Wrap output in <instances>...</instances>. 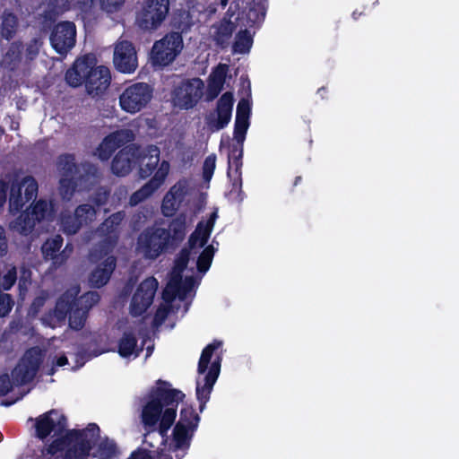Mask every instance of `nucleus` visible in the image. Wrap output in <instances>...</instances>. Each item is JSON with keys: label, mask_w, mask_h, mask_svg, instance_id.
Returning <instances> with one entry per match:
<instances>
[{"label": "nucleus", "mask_w": 459, "mask_h": 459, "mask_svg": "<svg viewBox=\"0 0 459 459\" xmlns=\"http://www.w3.org/2000/svg\"><path fill=\"white\" fill-rule=\"evenodd\" d=\"M67 418L52 409L35 420V436L44 441L52 432L55 437L40 450L37 459H88L100 439V429L90 423L82 429H67Z\"/></svg>", "instance_id": "nucleus-1"}, {"label": "nucleus", "mask_w": 459, "mask_h": 459, "mask_svg": "<svg viewBox=\"0 0 459 459\" xmlns=\"http://www.w3.org/2000/svg\"><path fill=\"white\" fill-rule=\"evenodd\" d=\"M184 398L182 391L171 388L169 382L159 379L157 386L150 391L149 401L142 411L144 427L154 431L160 422L158 431L162 437H166L175 422L178 403Z\"/></svg>", "instance_id": "nucleus-2"}, {"label": "nucleus", "mask_w": 459, "mask_h": 459, "mask_svg": "<svg viewBox=\"0 0 459 459\" xmlns=\"http://www.w3.org/2000/svg\"><path fill=\"white\" fill-rule=\"evenodd\" d=\"M169 12V0H143L136 13L135 23L143 31L158 30Z\"/></svg>", "instance_id": "nucleus-3"}, {"label": "nucleus", "mask_w": 459, "mask_h": 459, "mask_svg": "<svg viewBox=\"0 0 459 459\" xmlns=\"http://www.w3.org/2000/svg\"><path fill=\"white\" fill-rule=\"evenodd\" d=\"M183 48V38L178 32H170L154 42L151 60L154 66L165 67L171 64Z\"/></svg>", "instance_id": "nucleus-4"}, {"label": "nucleus", "mask_w": 459, "mask_h": 459, "mask_svg": "<svg viewBox=\"0 0 459 459\" xmlns=\"http://www.w3.org/2000/svg\"><path fill=\"white\" fill-rule=\"evenodd\" d=\"M153 97V88L146 82H134L126 86L119 96L121 108L135 114L144 108Z\"/></svg>", "instance_id": "nucleus-5"}, {"label": "nucleus", "mask_w": 459, "mask_h": 459, "mask_svg": "<svg viewBox=\"0 0 459 459\" xmlns=\"http://www.w3.org/2000/svg\"><path fill=\"white\" fill-rule=\"evenodd\" d=\"M165 228H147L138 237V249L147 259L154 260L171 250L164 237Z\"/></svg>", "instance_id": "nucleus-6"}, {"label": "nucleus", "mask_w": 459, "mask_h": 459, "mask_svg": "<svg viewBox=\"0 0 459 459\" xmlns=\"http://www.w3.org/2000/svg\"><path fill=\"white\" fill-rule=\"evenodd\" d=\"M40 356V351L37 347L25 351L18 364L12 370V379L14 385H23L34 379L42 361Z\"/></svg>", "instance_id": "nucleus-7"}, {"label": "nucleus", "mask_w": 459, "mask_h": 459, "mask_svg": "<svg viewBox=\"0 0 459 459\" xmlns=\"http://www.w3.org/2000/svg\"><path fill=\"white\" fill-rule=\"evenodd\" d=\"M204 84L200 78H193L181 82L173 91L175 106L181 109L194 108L203 96Z\"/></svg>", "instance_id": "nucleus-8"}, {"label": "nucleus", "mask_w": 459, "mask_h": 459, "mask_svg": "<svg viewBox=\"0 0 459 459\" xmlns=\"http://www.w3.org/2000/svg\"><path fill=\"white\" fill-rule=\"evenodd\" d=\"M158 285V281L153 276L146 278L139 284L130 304V314L133 316H142L150 307Z\"/></svg>", "instance_id": "nucleus-9"}, {"label": "nucleus", "mask_w": 459, "mask_h": 459, "mask_svg": "<svg viewBox=\"0 0 459 459\" xmlns=\"http://www.w3.org/2000/svg\"><path fill=\"white\" fill-rule=\"evenodd\" d=\"M76 27L73 22L56 23L50 33L49 40L52 48L60 55L66 54L75 45Z\"/></svg>", "instance_id": "nucleus-10"}, {"label": "nucleus", "mask_w": 459, "mask_h": 459, "mask_svg": "<svg viewBox=\"0 0 459 459\" xmlns=\"http://www.w3.org/2000/svg\"><path fill=\"white\" fill-rule=\"evenodd\" d=\"M244 145L232 144L228 155L227 176L231 181L230 193H236L240 201L243 200L242 190V165Z\"/></svg>", "instance_id": "nucleus-11"}, {"label": "nucleus", "mask_w": 459, "mask_h": 459, "mask_svg": "<svg viewBox=\"0 0 459 459\" xmlns=\"http://www.w3.org/2000/svg\"><path fill=\"white\" fill-rule=\"evenodd\" d=\"M234 105L233 93L224 92L217 101L216 117L210 114L205 118V123L211 132L220 131L225 128L230 122Z\"/></svg>", "instance_id": "nucleus-12"}, {"label": "nucleus", "mask_w": 459, "mask_h": 459, "mask_svg": "<svg viewBox=\"0 0 459 459\" xmlns=\"http://www.w3.org/2000/svg\"><path fill=\"white\" fill-rule=\"evenodd\" d=\"M111 74L104 65L96 66V60L92 61L91 68L84 81L85 91L92 98L101 96L109 87Z\"/></svg>", "instance_id": "nucleus-13"}, {"label": "nucleus", "mask_w": 459, "mask_h": 459, "mask_svg": "<svg viewBox=\"0 0 459 459\" xmlns=\"http://www.w3.org/2000/svg\"><path fill=\"white\" fill-rule=\"evenodd\" d=\"M123 212H117L108 217L98 228V233L102 237L100 242V252L108 255L116 247L118 241V227L124 220Z\"/></svg>", "instance_id": "nucleus-14"}, {"label": "nucleus", "mask_w": 459, "mask_h": 459, "mask_svg": "<svg viewBox=\"0 0 459 459\" xmlns=\"http://www.w3.org/2000/svg\"><path fill=\"white\" fill-rule=\"evenodd\" d=\"M141 156V148L135 143H131L121 148L114 156L111 162V171L117 177L128 175Z\"/></svg>", "instance_id": "nucleus-15"}, {"label": "nucleus", "mask_w": 459, "mask_h": 459, "mask_svg": "<svg viewBox=\"0 0 459 459\" xmlns=\"http://www.w3.org/2000/svg\"><path fill=\"white\" fill-rule=\"evenodd\" d=\"M113 63L116 69L123 74H132L138 66L134 46L128 40L118 42L114 50Z\"/></svg>", "instance_id": "nucleus-16"}, {"label": "nucleus", "mask_w": 459, "mask_h": 459, "mask_svg": "<svg viewBox=\"0 0 459 459\" xmlns=\"http://www.w3.org/2000/svg\"><path fill=\"white\" fill-rule=\"evenodd\" d=\"M169 170V164L168 161L163 160L155 171L152 178L146 182L141 188L134 192L130 198L129 204L131 206H135L147 198L152 196L164 183Z\"/></svg>", "instance_id": "nucleus-17"}, {"label": "nucleus", "mask_w": 459, "mask_h": 459, "mask_svg": "<svg viewBox=\"0 0 459 459\" xmlns=\"http://www.w3.org/2000/svg\"><path fill=\"white\" fill-rule=\"evenodd\" d=\"M221 358L217 356L212 362L208 372L204 376V383L203 385L197 381L196 383V398L199 402V411L202 412L210 400V395L213 385L216 383L221 371Z\"/></svg>", "instance_id": "nucleus-18"}, {"label": "nucleus", "mask_w": 459, "mask_h": 459, "mask_svg": "<svg viewBox=\"0 0 459 459\" xmlns=\"http://www.w3.org/2000/svg\"><path fill=\"white\" fill-rule=\"evenodd\" d=\"M64 239L61 235L56 234L53 238H48L41 246V252L45 260H52L54 267H59L64 264L68 255L65 250L68 248L67 244L65 249L59 253L63 246Z\"/></svg>", "instance_id": "nucleus-19"}, {"label": "nucleus", "mask_w": 459, "mask_h": 459, "mask_svg": "<svg viewBox=\"0 0 459 459\" xmlns=\"http://www.w3.org/2000/svg\"><path fill=\"white\" fill-rule=\"evenodd\" d=\"M186 215L184 212L178 213L169 221L163 235L171 250H175L183 242L186 235Z\"/></svg>", "instance_id": "nucleus-20"}, {"label": "nucleus", "mask_w": 459, "mask_h": 459, "mask_svg": "<svg viewBox=\"0 0 459 459\" xmlns=\"http://www.w3.org/2000/svg\"><path fill=\"white\" fill-rule=\"evenodd\" d=\"M92 61H95V57L90 56H84L82 58L76 59L65 74L66 83L73 88L84 84L88 70L91 68Z\"/></svg>", "instance_id": "nucleus-21"}, {"label": "nucleus", "mask_w": 459, "mask_h": 459, "mask_svg": "<svg viewBox=\"0 0 459 459\" xmlns=\"http://www.w3.org/2000/svg\"><path fill=\"white\" fill-rule=\"evenodd\" d=\"M117 265V258L108 255L90 274L89 281L93 288L100 289L109 281Z\"/></svg>", "instance_id": "nucleus-22"}, {"label": "nucleus", "mask_w": 459, "mask_h": 459, "mask_svg": "<svg viewBox=\"0 0 459 459\" xmlns=\"http://www.w3.org/2000/svg\"><path fill=\"white\" fill-rule=\"evenodd\" d=\"M140 162L139 174L142 178L150 177L157 169L160 162V149L155 145H151L143 153L138 160Z\"/></svg>", "instance_id": "nucleus-23"}, {"label": "nucleus", "mask_w": 459, "mask_h": 459, "mask_svg": "<svg viewBox=\"0 0 459 459\" xmlns=\"http://www.w3.org/2000/svg\"><path fill=\"white\" fill-rule=\"evenodd\" d=\"M137 338L133 332H124L117 343V352L122 358H128L134 354L139 356L143 347L137 348Z\"/></svg>", "instance_id": "nucleus-24"}, {"label": "nucleus", "mask_w": 459, "mask_h": 459, "mask_svg": "<svg viewBox=\"0 0 459 459\" xmlns=\"http://www.w3.org/2000/svg\"><path fill=\"white\" fill-rule=\"evenodd\" d=\"M74 305H78L75 298L66 294L59 297L53 310V316L56 323H65Z\"/></svg>", "instance_id": "nucleus-25"}, {"label": "nucleus", "mask_w": 459, "mask_h": 459, "mask_svg": "<svg viewBox=\"0 0 459 459\" xmlns=\"http://www.w3.org/2000/svg\"><path fill=\"white\" fill-rule=\"evenodd\" d=\"M37 222L30 211L26 210L13 221L11 228L22 236H28L34 230Z\"/></svg>", "instance_id": "nucleus-26"}, {"label": "nucleus", "mask_w": 459, "mask_h": 459, "mask_svg": "<svg viewBox=\"0 0 459 459\" xmlns=\"http://www.w3.org/2000/svg\"><path fill=\"white\" fill-rule=\"evenodd\" d=\"M106 137L107 141L114 144L116 149H118L133 143L135 139V134L131 129L123 128L110 133Z\"/></svg>", "instance_id": "nucleus-27"}, {"label": "nucleus", "mask_w": 459, "mask_h": 459, "mask_svg": "<svg viewBox=\"0 0 459 459\" xmlns=\"http://www.w3.org/2000/svg\"><path fill=\"white\" fill-rule=\"evenodd\" d=\"M56 167L61 177H74L78 172L74 154L64 153L58 156Z\"/></svg>", "instance_id": "nucleus-28"}, {"label": "nucleus", "mask_w": 459, "mask_h": 459, "mask_svg": "<svg viewBox=\"0 0 459 459\" xmlns=\"http://www.w3.org/2000/svg\"><path fill=\"white\" fill-rule=\"evenodd\" d=\"M18 18L9 11H4L2 14L1 35L6 40L12 39L17 31Z\"/></svg>", "instance_id": "nucleus-29"}, {"label": "nucleus", "mask_w": 459, "mask_h": 459, "mask_svg": "<svg viewBox=\"0 0 459 459\" xmlns=\"http://www.w3.org/2000/svg\"><path fill=\"white\" fill-rule=\"evenodd\" d=\"M27 202L22 195V186L18 184V180H13L10 186L9 209L12 213H17L22 211Z\"/></svg>", "instance_id": "nucleus-30"}, {"label": "nucleus", "mask_w": 459, "mask_h": 459, "mask_svg": "<svg viewBox=\"0 0 459 459\" xmlns=\"http://www.w3.org/2000/svg\"><path fill=\"white\" fill-rule=\"evenodd\" d=\"M172 287L177 288L179 299H186L187 294L194 289L196 280L194 276H186L182 279V274L173 275L171 278Z\"/></svg>", "instance_id": "nucleus-31"}, {"label": "nucleus", "mask_w": 459, "mask_h": 459, "mask_svg": "<svg viewBox=\"0 0 459 459\" xmlns=\"http://www.w3.org/2000/svg\"><path fill=\"white\" fill-rule=\"evenodd\" d=\"M222 345V342L218 340H213L211 343L206 345L202 351L197 371L199 374H206L208 371V367L212 358V355L216 350H218Z\"/></svg>", "instance_id": "nucleus-32"}, {"label": "nucleus", "mask_w": 459, "mask_h": 459, "mask_svg": "<svg viewBox=\"0 0 459 459\" xmlns=\"http://www.w3.org/2000/svg\"><path fill=\"white\" fill-rule=\"evenodd\" d=\"M253 45V38L248 30H240L236 34L235 41L232 45V52L236 54H247L250 51Z\"/></svg>", "instance_id": "nucleus-33"}, {"label": "nucleus", "mask_w": 459, "mask_h": 459, "mask_svg": "<svg viewBox=\"0 0 459 459\" xmlns=\"http://www.w3.org/2000/svg\"><path fill=\"white\" fill-rule=\"evenodd\" d=\"M190 428L178 421L173 429V440L175 443V450L188 448L190 446L191 436L188 435Z\"/></svg>", "instance_id": "nucleus-34"}, {"label": "nucleus", "mask_w": 459, "mask_h": 459, "mask_svg": "<svg viewBox=\"0 0 459 459\" xmlns=\"http://www.w3.org/2000/svg\"><path fill=\"white\" fill-rule=\"evenodd\" d=\"M87 308H82L80 305H74L68 316V325L74 331L82 330L88 317Z\"/></svg>", "instance_id": "nucleus-35"}, {"label": "nucleus", "mask_w": 459, "mask_h": 459, "mask_svg": "<svg viewBox=\"0 0 459 459\" xmlns=\"http://www.w3.org/2000/svg\"><path fill=\"white\" fill-rule=\"evenodd\" d=\"M214 254L215 248L213 247L212 245L205 247L204 250L200 253L196 261V268L200 273L204 274L208 272L212 265Z\"/></svg>", "instance_id": "nucleus-36"}, {"label": "nucleus", "mask_w": 459, "mask_h": 459, "mask_svg": "<svg viewBox=\"0 0 459 459\" xmlns=\"http://www.w3.org/2000/svg\"><path fill=\"white\" fill-rule=\"evenodd\" d=\"M178 421H182L190 428V431H195L199 424L200 417L190 405H185L180 411V418Z\"/></svg>", "instance_id": "nucleus-37"}, {"label": "nucleus", "mask_w": 459, "mask_h": 459, "mask_svg": "<svg viewBox=\"0 0 459 459\" xmlns=\"http://www.w3.org/2000/svg\"><path fill=\"white\" fill-rule=\"evenodd\" d=\"M77 180L74 177H61L59 180V193L64 200L70 201L77 188Z\"/></svg>", "instance_id": "nucleus-38"}, {"label": "nucleus", "mask_w": 459, "mask_h": 459, "mask_svg": "<svg viewBox=\"0 0 459 459\" xmlns=\"http://www.w3.org/2000/svg\"><path fill=\"white\" fill-rule=\"evenodd\" d=\"M60 221L64 231L68 234H75L82 227L74 212V214L62 212Z\"/></svg>", "instance_id": "nucleus-39"}, {"label": "nucleus", "mask_w": 459, "mask_h": 459, "mask_svg": "<svg viewBox=\"0 0 459 459\" xmlns=\"http://www.w3.org/2000/svg\"><path fill=\"white\" fill-rule=\"evenodd\" d=\"M217 219V212H213L210 214L208 220L204 222L203 221H199L197 224H201V231H200V243L199 247H204L211 236V233L213 230L215 221Z\"/></svg>", "instance_id": "nucleus-40"}, {"label": "nucleus", "mask_w": 459, "mask_h": 459, "mask_svg": "<svg viewBox=\"0 0 459 459\" xmlns=\"http://www.w3.org/2000/svg\"><path fill=\"white\" fill-rule=\"evenodd\" d=\"M18 184L22 186L25 202L29 203L36 198L38 194V182L33 177L26 176L21 182L18 181Z\"/></svg>", "instance_id": "nucleus-41"}, {"label": "nucleus", "mask_w": 459, "mask_h": 459, "mask_svg": "<svg viewBox=\"0 0 459 459\" xmlns=\"http://www.w3.org/2000/svg\"><path fill=\"white\" fill-rule=\"evenodd\" d=\"M246 16L247 25L253 27L260 24L264 20L265 10L262 4H254L249 6Z\"/></svg>", "instance_id": "nucleus-42"}, {"label": "nucleus", "mask_w": 459, "mask_h": 459, "mask_svg": "<svg viewBox=\"0 0 459 459\" xmlns=\"http://www.w3.org/2000/svg\"><path fill=\"white\" fill-rule=\"evenodd\" d=\"M58 18V13L55 9L45 10L40 15L39 29L43 33H48L53 30L56 25V22Z\"/></svg>", "instance_id": "nucleus-43"}, {"label": "nucleus", "mask_w": 459, "mask_h": 459, "mask_svg": "<svg viewBox=\"0 0 459 459\" xmlns=\"http://www.w3.org/2000/svg\"><path fill=\"white\" fill-rule=\"evenodd\" d=\"M96 212L95 207L89 204H80L74 211L82 226L91 222L95 219Z\"/></svg>", "instance_id": "nucleus-44"}, {"label": "nucleus", "mask_w": 459, "mask_h": 459, "mask_svg": "<svg viewBox=\"0 0 459 459\" xmlns=\"http://www.w3.org/2000/svg\"><path fill=\"white\" fill-rule=\"evenodd\" d=\"M190 254L191 250H189L187 247H183L179 251L174 261L173 275H178L184 273L187 267L190 259Z\"/></svg>", "instance_id": "nucleus-45"}, {"label": "nucleus", "mask_w": 459, "mask_h": 459, "mask_svg": "<svg viewBox=\"0 0 459 459\" xmlns=\"http://www.w3.org/2000/svg\"><path fill=\"white\" fill-rule=\"evenodd\" d=\"M181 202L166 193L161 203V212L164 217H173L176 214Z\"/></svg>", "instance_id": "nucleus-46"}, {"label": "nucleus", "mask_w": 459, "mask_h": 459, "mask_svg": "<svg viewBox=\"0 0 459 459\" xmlns=\"http://www.w3.org/2000/svg\"><path fill=\"white\" fill-rule=\"evenodd\" d=\"M172 25L175 29L180 31V34L187 32L192 26L191 16L189 13L183 11L175 15L172 20Z\"/></svg>", "instance_id": "nucleus-47"}, {"label": "nucleus", "mask_w": 459, "mask_h": 459, "mask_svg": "<svg viewBox=\"0 0 459 459\" xmlns=\"http://www.w3.org/2000/svg\"><path fill=\"white\" fill-rule=\"evenodd\" d=\"M235 24L230 21H226L218 27L216 30V41L219 44H221L228 39H230L232 36L233 31L235 30Z\"/></svg>", "instance_id": "nucleus-48"}, {"label": "nucleus", "mask_w": 459, "mask_h": 459, "mask_svg": "<svg viewBox=\"0 0 459 459\" xmlns=\"http://www.w3.org/2000/svg\"><path fill=\"white\" fill-rule=\"evenodd\" d=\"M228 72L229 65L220 63L212 69L211 74L209 75L208 81L224 86Z\"/></svg>", "instance_id": "nucleus-49"}, {"label": "nucleus", "mask_w": 459, "mask_h": 459, "mask_svg": "<svg viewBox=\"0 0 459 459\" xmlns=\"http://www.w3.org/2000/svg\"><path fill=\"white\" fill-rule=\"evenodd\" d=\"M99 452L103 459H112L117 454V444L113 440L106 438L99 445Z\"/></svg>", "instance_id": "nucleus-50"}, {"label": "nucleus", "mask_w": 459, "mask_h": 459, "mask_svg": "<svg viewBox=\"0 0 459 459\" xmlns=\"http://www.w3.org/2000/svg\"><path fill=\"white\" fill-rule=\"evenodd\" d=\"M30 212L38 222L42 221L49 213L48 202L42 199L39 200L31 207V211H30Z\"/></svg>", "instance_id": "nucleus-51"}, {"label": "nucleus", "mask_w": 459, "mask_h": 459, "mask_svg": "<svg viewBox=\"0 0 459 459\" xmlns=\"http://www.w3.org/2000/svg\"><path fill=\"white\" fill-rule=\"evenodd\" d=\"M100 300V296L97 291H88L82 295L78 299H76V302L82 308H87V312L89 313L90 309Z\"/></svg>", "instance_id": "nucleus-52"}, {"label": "nucleus", "mask_w": 459, "mask_h": 459, "mask_svg": "<svg viewBox=\"0 0 459 459\" xmlns=\"http://www.w3.org/2000/svg\"><path fill=\"white\" fill-rule=\"evenodd\" d=\"M188 183L186 179H179L174 186H172L168 193L169 195L177 198L178 201L183 202L187 195Z\"/></svg>", "instance_id": "nucleus-53"}, {"label": "nucleus", "mask_w": 459, "mask_h": 459, "mask_svg": "<svg viewBox=\"0 0 459 459\" xmlns=\"http://www.w3.org/2000/svg\"><path fill=\"white\" fill-rule=\"evenodd\" d=\"M248 127L249 122L235 120L233 135L236 143L234 144L244 145Z\"/></svg>", "instance_id": "nucleus-54"}, {"label": "nucleus", "mask_w": 459, "mask_h": 459, "mask_svg": "<svg viewBox=\"0 0 459 459\" xmlns=\"http://www.w3.org/2000/svg\"><path fill=\"white\" fill-rule=\"evenodd\" d=\"M110 195V190L104 186L98 187L90 198V201L96 207H100L107 204Z\"/></svg>", "instance_id": "nucleus-55"}, {"label": "nucleus", "mask_w": 459, "mask_h": 459, "mask_svg": "<svg viewBox=\"0 0 459 459\" xmlns=\"http://www.w3.org/2000/svg\"><path fill=\"white\" fill-rule=\"evenodd\" d=\"M116 150L114 144H111L109 141H107V137H105L97 148L98 157L100 160L107 161L111 158Z\"/></svg>", "instance_id": "nucleus-56"}, {"label": "nucleus", "mask_w": 459, "mask_h": 459, "mask_svg": "<svg viewBox=\"0 0 459 459\" xmlns=\"http://www.w3.org/2000/svg\"><path fill=\"white\" fill-rule=\"evenodd\" d=\"M216 167V155H208L203 164V178L204 181L209 182L214 173Z\"/></svg>", "instance_id": "nucleus-57"}, {"label": "nucleus", "mask_w": 459, "mask_h": 459, "mask_svg": "<svg viewBox=\"0 0 459 459\" xmlns=\"http://www.w3.org/2000/svg\"><path fill=\"white\" fill-rule=\"evenodd\" d=\"M251 106L248 100L241 99L237 106L235 120L249 122Z\"/></svg>", "instance_id": "nucleus-58"}, {"label": "nucleus", "mask_w": 459, "mask_h": 459, "mask_svg": "<svg viewBox=\"0 0 459 459\" xmlns=\"http://www.w3.org/2000/svg\"><path fill=\"white\" fill-rule=\"evenodd\" d=\"M43 45L40 38H33L26 46V56L30 60H33L39 53V49Z\"/></svg>", "instance_id": "nucleus-59"}, {"label": "nucleus", "mask_w": 459, "mask_h": 459, "mask_svg": "<svg viewBox=\"0 0 459 459\" xmlns=\"http://www.w3.org/2000/svg\"><path fill=\"white\" fill-rule=\"evenodd\" d=\"M16 280H17L16 268L12 267L3 276L2 281L0 283V288H3L4 290H9L16 282Z\"/></svg>", "instance_id": "nucleus-60"}, {"label": "nucleus", "mask_w": 459, "mask_h": 459, "mask_svg": "<svg viewBox=\"0 0 459 459\" xmlns=\"http://www.w3.org/2000/svg\"><path fill=\"white\" fill-rule=\"evenodd\" d=\"M101 9L107 13L117 11L125 3V0H100Z\"/></svg>", "instance_id": "nucleus-61"}, {"label": "nucleus", "mask_w": 459, "mask_h": 459, "mask_svg": "<svg viewBox=\"0 0 459 459\" xmlns=\"http://www.w3.org/2000/svg\"><path fill=\"white\" fill-rule=\"evenodd\" d=\"M224 86L208 81L206 100L211 101L216 99L223 90Z\"/></svg>", "instance_id": "nucleus-62"}, {"label": "nucleus", "mask_w": 459, "mask_h": 459, "mask_svg": "<svg viewBox=\"0 0 459 459\" xmlns=\"http://www.w3.org/2000/svg\"><path fill=\"white\" fill-rule=\"evenodd\" d=\"M12 381L8 374L0 375V397L6 395L13 389Z\"/></svg>", "instance_id": "nucleus-63"}, {"label": "nucleus", "mask_w": 459, "mask_h": 459, "mask_svg": "<svg viewBox=\"0 0 459 459\" xmlns=\"http://www.w3.org/2000/svg\"><path fill=\"white\" fill-rule=\"evenodd\" d=\"M200 231H201V224H197L195 230L191 233L188 238V247L189 250L194 249L200 243Z\"/></svg>", "instance_id": "nucleus-64"}]
</instances>
